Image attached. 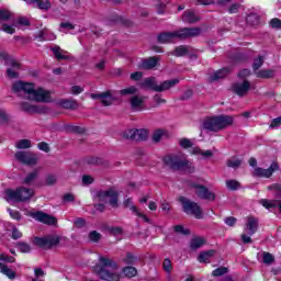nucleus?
Masks as SVG:
<instances>
[{
    "label": "nucleus",
    "mask_w": 281,
    "mask_h": 281,
    "mask_svg": "<svg viewBox=\"0 0 281 281\" xmlns=\"http://www.w3.org/2000/svg\"><path fill=\"white\" fill-rule=\"evenodd\" d=\"M12 91L19 98L33 100L34 102H52V93L43 88H35L34 83L25 81H15Z\"/></svg>",
    "instance_id": "obj_1"
},
{
    "label": "nucleus",
    "mask_w": 281,
    "mask_h": 281,
    "mask_svg": "<svg viewBox=\"0 0 281 281\" xmlns=\"http://www.w3.org/2000/svg\"><path fill=\"white\" fill-rule=\"evenodd\" d=\"M100 265L94 266L93 271L100 278L105 281H120V273L115 272L119 266L112 259L106 257L99 258Z\"/></svg>",
    "instance_id": "obj_2"
},
{
    "label": "nucleus",
    "mask_w": 281,
    "mask_h": 281,
    "mask_svg": "<svg viewBox=\"0 0 281 281\" xmlns=\"http://www.w3.org/2000/svg\"><path fill=\"white\" fill-rule=\"evenodd\" d=\"M201 34V29L199 27H184L175 32L160 33L158 35V43H175L177 38L183 41L186 38H191L192 36H199Z\"/></svg>",
    "instance_id": "obj_3"
},
{
    "label": "nucleus",
    "mask_w": 281,
    "mask_h": 281,
    "mask_svg": "<svg viewBox=\"0 0 281 281\" xmlns=\"http://www.w3.org/2000/svg\"><path fill=\"white\" fill-rule=\"evenodd\" d=\"M165 166L171 170H186L187 172H194V164L188 160L186 154H169L162 158Z\"/></svg>",
    "instance_id": "obj_4"
},
{
    "label": "nucleus",
    "mask_w": 281,
    "mask_h": 281,
    "mask_svg": "<svg viewBox=\"0 0 281 281\" xmlns=\"http://www.w3.org/2000/svg\"><path fill=\"white\" fill-rule=\"evenodd\" d=\"M232 124H234V116L218 115L206 119L203 123V128L218 133V131H224V128L232 126Z\"/></svg>",
    "instance_id": "obj_5"
},
{
    "label": "nucleus",
    "mask_w": 281,
    "mask_h": 281,
    "mask_svg": "<svg viewBox=\"0 0 281 281\" xmlns=\"http://www.w3.org/2000/svg\"><path fill=\"white\" fill-rule=\"evenodd\" d=\"M179 82H181V80L179 78H175L171 80H165L160 85H158L155 77H149L144 79L140 85L142 87L150 89L151 91H156L157 93H164V91H170V89H175V87H177Z\"/></svg>",
    "instance_id": "obj_6"
},
{
    "label": "nucleus",
    "mask_w": 281,
    "mask_h": 281,
    "mask_svg": "<svg viewBox=\"0 0 281 281\" xmlns=\"http://www.w3.org/2000/svg\"><path fill=\"white\" fill-rule=\"evenodd\" d=\"M4 195L8 203H23L34 196V191L33 189L21 187L16 190L7 189Z\"/></svg>",
    "instance_id": "obj_7"
},
{
    "label": "nucleus",
    "mask_w": 281,
    "mask_h": 281,
    "mask_svg": "<svg viewBox=\"0 0 281 281\" xmlns=\"http://www.w3.org/2000/svg\"><path fill=\"white\" fill-rule=\"evenodd\" d=\"M178 201H180L184 214H188V216H194V218L198 220L203 218V209H201L199 203L188 200L186 196H180Z\"/></svg>",
    "instance_id": "obj_8"
},
{
    "label": "nucleus",
    "mask_w": 281,
    "mask_h": 281,
    "mask_svg": "<svg viewBox=\"0 0 281 281\" xmlns=\"http://www.w3.org/2000/svg\"><path fill=\"white\" fill-rule=\"evenodd\" d=\"M98 198L101 203H109L114 209L120 207V193L115 189L99 191Z\"/></svg>",
    "instance_id": "obj_9"
},
{
    "label": "nucleus",
    "mask_w": 281,
    "mask_h": 281,
    "mask_svg": "<svg viewBox=\"0 0 281 281\" xmlns=\"http://www.w3.org/2000/svg\"><path fill=\"white\" fill-rule=\"evenodd\" d=\"M60 244V237L58 235H48L45 237H35L33 239V245H37L42 249H52V247H57Z\"/></svg>",
    "instance_id": "obj_10"
},
{
    "label": "nucleus",
    "mask_w": 281,
    "mask_h": 281,
    "mask_svg": "<svg viewBox=\"0 0 281 281\" xmlns=\"http://www.w3.org/2000/svg\"><path fill=\"white\" fill-rule=\"evenodd\" d=\"M15 159L25 166H36L38 164V156L31 151H18L15 153Z\"/></svg>",
    "instance_id": "obj_11"
},
{
    "label": "nucleus",
    "mask_w": 281,
    "mask_h": 281,
    "mask_svg": "<svg viewBox=\"0 0 281 281\" xmlns=\"http://www.w3.org/2000/svg\"><path fill=\"white\" fill-rule=\"evenodd\" d=\"M123 139H133L134 142H145L148 139V130H128L123 133Z\"/></svg>",
    "instance_id": "obj_12"
},
{
    "label": "nucleus",
    "mask_w": 281,
    "mask_h": 281,
    "mask_svg": "<svg viewBox=\"0 0 281 281\" xmlns=\"http://www.w3.org/2000/svg\"><path fill=\"white\" fill-rule=\"evenodd\" d=\"M278 170H280V165L272 162L268 169L256 167L252 171V177L269 179Z\"/></svg>",
    "instance_id": "obj_13"
},
{
    "label": "nucleus",
    "mask_w": 281,
    "mask_h": 281,
    "mask_svg": "<svg viewBox=\"0 0 281 281\" xmlns=\"http://www.w3.org/2000/svg\"><path fill=\"white\" fill-rule=\"evenodd\" d=\"M193 188L195 189V194L196 196H199V199H203L204 201L216 200V194L210 191L207 187L201 184H193Z\"/></svg>",
    "instance_id": "obj_14"
},
{
    "label": "nucleus",
    "mask_w": 281,
    "mask_h": 281,
    "mask_svg": "<svg viewBox=\"0 0 281 281\" xmlns=\"http://www.w3.org/2000/svg\"><path fill=\"white\" fill-rule=\"evenodd\" d=\"M32 217L40 223H44L45 225H56L58 223L56 217L41 211L32 213Z\"/></svg>",
    "instance_id": "obj_15"
},
{
    "label": "nucleus",
    "mask_w": 281,
    "mask_h": 281,
    "mask_svg": "<svg viewBox=\"0 0 281 281\" xmlns=\"http://www.w3.org/2000/svg\"><path fill=\"white\" fill-rule=\"evenodd\" d=\"M249 89H251V83L247 80L233 83L234 93L240 98H243V95H247V93H249Z\"/></svg>",
    "instance_id": "obj_16"
},
{
    "label": "nucleus",
    "mask_w": 281,
    "mask_h": 281,
    "mask_svg": "<svg viewBox=\"0 0 281 281\" xmlns=\"http://www.w3.org/2000/svg\"><path fill=\"white\" fill-rule=\"evenodd\" d=\"M244 229L248 236H254V234L258 232V218L254 216L247 217V223Z\"/></svg>",
    "instance_id": "obj_17"
},
{
    "label": "nucleus",
    "mask_w": 281,
    "mask_h": 281,
    "mask_svg": "<svg viewBox=\"0 0 281 281\" xmlns=\"http://www.w3.org/2000/svg\"><path fill=\"white\" fill-rule=\"evenodd\" d=\"M9 68L7 69V76L9 78H19V70L21 69V64L19 61L11 59L8 61Z\"/></svg>",
    "instance_id": "obj_18"
},
{
    "label": "nucleus",
    "mask_w": 281,
    "mask_h": 281,
    "mask_svg": "<svg viewBox=\"0 0 281 281\" xmlns=\"http://www.w3.org/2000/svg\"><path fill=\"white\" fill-rule=\"evenodd\" d=\"M159 57H149L146 59H143L142 63L139 64V69H155L157 65H159Z\"/></svg>",
    "instance_id": "obj_19"
},
{
    "label": "nucleus",
    "mask_w": 281,
    "mask_h": 281,
    "mask_svg": "<svg viewBox=\"0 0 281 281\" xmlns=\"http://www.w3.org/2000/svg\"><path fill=\"white\" fill-rule=\"evenodd\" d=\"M130 104L133 111H144V97L133 95Z\"/></svg>",
    "instance_id": "obj_20"
},
{
    "label": "nucleus",
    "mask_w": 281,
    "mask_h": 281,
    "mask_svg": "<svg viewBox=\"0 0 281 281\" xmlns=\"http://www.w3.org/2000/svg\"><path fill=\"white\" fill-rule=\"evenodd\" d=\"M20 109L21 111H24V113H42L43 112V109L30 102H21Z\"/></svg>",
    "instance_id": "obj_21"
},
{
    "label": "nucleus",
    "mask_w": 281,
    "mask_h": 281,
    "mask_svg": "<svg viewBox=\"0 0 281 281\" xmlns=\"http://www.w3.org/2000/svg\"><path fill=\"white\" fill-rule=\"evenodd\" d=\"M182 21L183 23L192 24V23H198V21H201V19L199 18V15H196V13H194V11L187 10L182 14Z\"/></svg>",
    "instance_id": "obj_22"
},
{
    "label": "nucleus",
    "mask_w": 281,
    "mask_h": 281,
    "mask_svg": "<svg viewBox=\"0 0 281 281\" xmlns=\"http://www.w3.org/2000/svg\"><path fill=\"white\" fill-rule=\"evenodd\" d=\"M12 122H14V119L12 117V115H10V113H8V111H5L4 109H0L1 126H10V124H12Z\"/></svg>",
    "instance_id": "obj_23"
},
{
    "label": "nucleus",
    "mask_w": 281,
    "mask_h": 281,
    "mask_svg": "<svg viewBox=\"0 0 281 281\" xmlns=\"http://www.w3.org/2000/svg\"><path fill=\"white\" fill-rule=\"evenodd\" d=\"M227 74H229V69H227V68L217 70L216 72H214L213 75H211L209 77V82H216V80H221V79L225 78L227 76Z\"/></svg>",
    "instance_id": "obj_24"
},
{
    "label": "nucleus",
    "mask_w": 281,
    "mask_h": 281,
    "mask_svg": "<svg viewBox=\"0 0 281 281\" xmlns=\"http://www.w3.org/2000/svg\"><path fill=\"white\" fill-rule=\"evenodd\" d=\"M37 38H40V41H56V34L52 33L47 29H44L38 32Z\"/></svg>",
    "instance_id": "obj_25"
},
{
    "label": "nucleus",
    "mask_w": 281,
    "mask_h": 281,
    "mask_svg": "<svg viewBox=\"0 0 281 281\" xmlns=\"http://www.w3.org/2000/svg\"><path fill=\"white\" fill-rule=\"evenodd\" d=\"M0 273L7 276L9 280H14V278H16V272H14V270L10 269V267L2 262H0Z\"/></svg>",
    "instance_id": "obj_26"
},
{
    "label": "nucleus",
    "mask_w": 281,
    "mask_h": 281,
    "mask_svg": "<svg viewBox=\"0 0 281 281\" xmlns=\"http://www.w3.org/2000/svg\"><path fill=\"white\" fill-rule=\"evenodd\" d=\"M260 205H262V207H266V210H273L276 207H278V205L280 204V200H267V199H261L259 200Z\"/></svg>",
    "instance_id": "obj_27"
},
{
    "label": "nucleus",
    "mask_w": 281,
    "mask_h": 281,
    "mask_svg": "<svg viewBox=\"0 0 281 281\" xmlns=\"http://www.w3.org/2000/svg\"><path fill=\"white\" fill-rule=\"evenodd\" d=\"M268 190H270L271 192H274V198L279 199L278 207L281 212V184L280 183H273V184L268 187Z\"/></svg>",
    "instance_id": "obj_28"
},
{
    "label": "nucleus",
    "mask_w": 281,
    "mask_h": 281,
    "mask_svg": "<svg viewBox=\"0 0 281 281\" xmlns=\"http://www.w3.org/2000/svg\"><path fill=\"white\" fill-rule=\"evenodd\" d=\"M52 52L57 60H67L69 59V56L65 55L67 52H65L59 46H55L52 48Z\"/></svg>",
    "instance_id": "obj_29"
},
{
    "label": "nucleus",
    "mask_w": 281,
    "mask_h": 281,
    "mask_svg": "<svg viewBox=\"0 0 281 281\" xmlns=\"http://www.w3.org/2000/svg\"><path fill=\"white\" fill-rule=\"evenodd\" d=\"M63 109H69L71 111H76V109H78L79 104L78 101L74 100V99H67V100H63L60 102Z\"/></svg>",
    "instance_id": "obj_30"
},
{
    "label": "nucleus",
    "mask_w": 281,
    "mask_h": 281,
    "mask_svg": "<svg viewBox=\"0 0 281 281\" xmlns=\"http://www.w3.org/2000/svg\"><path fill=\"white\" fill-rule=\"evenodd\" d=\"M115 98H113V94H111V91L102 92L101 103L103 104V106H111Z\"/></svg>",
    "instance_id": "obj_31"
},
{
    "label": "nucleus",
    "mask_w": 281,
    "mask_h": 281,
    "mask_svg": "<svg viewBox=\"0 0 281 281\" xmlns=\"http://www.w3.org/2000/svg\"><path fill=\"white\" fill-rule=\"evenodd\" d=\"M26 3H36L40 10H49V8H52L49 0H27Z\"/></svg>",
    "instance_id": "obj_32"
},
{
    "label": "nucleus",
    "mask_w": 281,
    "mask_h": 281,
    "mask_svg": "<svg viewBox=\"0 0 281 281\" xmlns=\"http://www.w3.org/2000/svg\"><path fill=\"white\" fill-rule=\"evenodd\" d=\"M122 273L125 278H135V276H137V268L131 266L124 267Z\"/></svg>",
    "instance_id": "obj_33"
},
{
    "label": "nucleus",
    "mask_w": 281,
    "mask_h": 281,
    "mask_svg": "<svg viewBox=\"0 0 281 281\" xmlns=\"http://www.w3.org/2000/svg\"><path fill=\"white\" fill-rule=\"evenodd\" d=\"M15 148L23 150L25 148H32V140L30 139H20L15 143Z\"/></svg>",
    "instance_id": "obj_34"
},
{
    "label": "nucleus",
    "mask_w": 281,
    "mask_h": 281,
    "mask_svg": "<svg viewBox=\"0 0 281 281\" xmlns=\"http://www.w3.org/2000/svg\"><path fill=\"white\" fill-rule=\"evenodd\" d=\"M214 254V250L203 251L199 255L198 260L199 262H207Z\"/></svg>",
    "instance_id": "obj_35"
},
{
    "label": "nucleus",
    "mask_w": 281,
    "mask_h": 281,
    "mask_svg": "<svg viewBox=\"0 0 281 281\" xmlns=\"http://www.w3.org/2000/svg\"><path fill=\"white\" fill-rule=\"evenodd\" d=\"M37 177H38V169H34L24 178L23 183H26V186H30V183L36 180Z\"/></svg>",
    "instance_id": "obj_36"
},
{
    "label": "nucleus",
    "mask_w": 281,
    "mask_h": 281,
    "mask_svg": "<svg viewBox=\"0 0 281 281\" xmlns=\"http://www.w3.org/2000/svg\"><path fill=\"white\" fill-rule=\"evenodd\" d=\"M257 78H273L274 72L271 69H262L256 71Z\"/></svg>",
    "instance_id": "obj_37"
},
{
    "label": "nucleus",
    "mask_w": 281,
    "mask_h": 281,
    "mask_svg": "<svg viewBox=\"0 0 281 281\" xmlns=\"http://www.w3.org/2000/svg\"><path fill=\"white\" fill-rule=\"evenodd\" d=\"M205 245V239L201 237H195L191 240V249H199Z\"/></svg>",
    "instance_id": "obj_38"
},
{
    "label": "nucleus",
    "mask_w": 281,
    "mask_h": 281,
    "mask_svg": "<svg viewBox=\"0 0 281 281\" xmlns=\"http://www.w3.org/2000/svg\"><path fill=\"white\" fill-rule=\"evenodd\" d=\"M16 248L21 251V254H30L32 251V247L27 243L19 241L16 244Z\"/></svg>",
    "instance_id": "obj_39"
},
{
    "label": "nucleus",
    "mask_w": 281,
    "mask_h": 281,
    "mask_svg": "<svg viewBox=\"0 0 281 281\" xmlns=\"http://www.w3.org/2000/svg\"><path fill=\"white\" fill-rule=\"evenodd\" d=\"M226 188L232 191L238 190L240 182H238V180H226Z\"/></svg>",
    "instance_id": "obj_40"
},
{
    "label": "nucleus",
    "mask_w": 281,
    "mask_h": 281,
    "mask_svg": "<svg viewBox=\"0 0 281 281\" xmlns=\"http://www.w3.org/2000/svg\"><path fill=\"white\" fill-rule=\"evenodd\" d=\"M179 146L181 148L188 149V148H192V146H194V143H192L190 138H180Z\"/></svg>",
    "instance_id": "obj_41"
},
{
    "label": "nucleus",
    "mask_w": 281,
    "mask_h": 281,
    "mask_svg": "<svg viewBox=\"0 0 281 281\" xmlns=\"http://www.w3.org/2000/svg\"><path fill=\"white\" fill-rule=\"evenodd\" d=\"M173 56H186L188 55V46H178L172 53Z\"/></svg>",
    "instance_id": "obj_42"
},
{
    "label": "nucleus",
    "mask_w": 281,
    "mask_h": 281,
    "mask_svg": "<svg viewBox=\"0 0 281 281\" xmlns=\"http://www.w3.org/2000/svg\"><path fill=\"white\" fill-rule=\"evenodd\" d=\"M243 164V160L238 159V158H231L227 160V166L228 168H240V165Z\"/></svg>",
    "instance_id": "obj_43"
},
{
    "label": "nucleus",
    "mask_w": 281,
    "mask_h": 281,
    "mask_svg": "<svg viewBox=\"0 0 281 281\" xmlns=\"http://www.w3.org/2000/svg\"><path fill=\"white\" fill-rule=\"evenodd\" d=\"M123 262L125 265H135V262H137V257L133 256L131 252H127L123 258Z\"/></svg>",
    "instance_id": "obj_44"
},
{
    "label": "nucleus",
    "mask_w": 281,
    "mask_h": 281,
    "mask_svg": "<svg viewBox=\"0 0 281 281\" xmlns=\"http://www.w3.org/2000/svg\"><path fill=\"white\" fill-rule=\"evenodd\" d=\"M262 65H265V57L259 56L258 58L255 59L252 69L255 71H258L262 67Z\"/></svg>",
    "instance_id": "obj_45"
},
{
    "label": "nucleus",
    "mask_w": 281,
    "mask_h": 281,
    "mask_svg": "<svg viewBox=\"0 0 281 281\" xmlns=\"http://www.w3.org/2000/svg\"><path fill=\"white\" fill-rule=\"evenodd\" d=\"M12 19V13L8 10H0V23H3V21H10Z\"/></svg>",
    "instance_id": "obj_46"
},
{
    "label": "nucleus",
    "mask_w": 281,
    "mask_h": 281,
    "mask_svg": "<svg viewBox=\"0 0 281 281\" xmlns=\"http://www.w3.org/2000/svg\"><path fill=\"white\" fill-rule=\"evenodd\" d=\"M120 93L121 95H135V93H137V88L132 86L130 88L121 90Z\"/></svg>",
    "instance_id": "obj_47"
},
{
    "label": "nucleus",
    "mask_w": 281,
    "mask_h": 281,
    "mask_svg": "<svg viewBox=\"0 0 281 281\" xmlns=\"http://www.w3.org/2000/svg\"><path fill=\"white\" fill-rule=\"evenodd\" d=\"M263 263L265 265H272L274 262L276 258L270 252H263L262 254Z\"/></svg>",
    "instance_id": "obj_48"
},
{
    "label": "nucleus",
    "mask_w": 281,
    "mask_h": 281,
    "mask_svg": "<svg viewBox=\"0 0 281 281\" xmlns=\"http://www.w3.org/2000/svg\"><path fill=\"white\" fill-rule=\"evenodd\" d=\"M229 270L225 267H221L217 268L215 270H213L212 276H214L215 278H218L221 276H225V273H227Z\"/></svg>",
    "instance_id": "obj_49"
},
{
    "label": "nucleus",
    "mask_w": 281,
    "mask_h": 281,
    "mask_svg": "<svg viewBox=\"0 0 281 281\" xmlns=\"http://www.w3.org/2000/svg\"><path fill=\"white\" fill-rule=\"evenodd\" d=\"M173 229L177 234H183L184 236H189L190 234V229L184 228L182 225H176Z\"/></svg>",
    "instance_id": "obj_50"
},
{
    "label": "nucleus",
    "mask_w": 281,
    "mask_h": 281,
    "mask_svg": "<svg viewBox=\"0 0 281 281\" xmlns=\"http://www.w3.org/2000/svg\"><path fill=\"white\" fill-rule=\"evenodd\" d=\"M133 214H135L139 218H143L145 223H150V218H148V216H146L144 213L139 212L137 207H133Z\"/></svg>",
    "instance_id": "obj_51"
},
{
    "label": "nucleus",
    "mask_w": 281,
    "mask_h": 281,
    "mask_svg": "<svg viewBox=\"0 0 281 281\" xmlns=\"http://www.w3.org/2000/svg\"><path fill=\"white\" fill-rule=\"evenodd\" d=\"M162 268L167 273H170V271H172V261H170L169 258H166L162 262Z\"/></svg>",
    "instance_id": "obj_52"
},
{
    "label": "nucleus",
    "mask_w": 281,
    "mask_h": 281,
    "mask_svg": "<svg viewBox=\"0 0 281 281\" xmlns=\"http://www.w3.org/2000/svg\"><path fill=\"white\" fill-rule=\"evenodd\" d=\"M164 131L162 130H157L154 132L153 134V140L158 143V142H161V138L164 137Z\"/></svg>",
    "instance_id": "obj_53"
},
{
    "label": "nucleus",
    "mask_w": 281,
    "mask_h": 281,
    "mask_svg": "<svg viewBox=\"0 0 281 281\" xmlns=\"http://www.w3.org/2000/svg\"><path fill=\"white\" fill-rule=\"evenodd\" d=\"M23 233H21V231H19V228H16L15 226L12 227V235L11 238H13V240H19V238H22Z\"/></svg>",
    "instance_id": "obj_54"
},
{
    "label": "nucleus",
    "mask_w": 281,
    "mask_h": 281,
    "mask_svg": "<svg viewBox=\"0 0 281 281\" xmlns=\"http://www.w3.org/2000/svg\"><path fill=\"white\" fill-rule=\"evenodd\" d=\"M82 91H85V88L80 87V86H72L70 88V93L72 95H80V93H82Z\"/></svg>",
    "instance_id": "obj_55"
},
{
    "label": "nucleus",
    "mask_w": 281,
    "mask_h": 281,
    "mask_svg": "<svg viewBox=\"0 0 281 281\" xmlns=\"http://www.w3.org/2000/svg\"><path fill=\"white\" fill-rule=\"evenodd\" d=\"M8 212L14 221H21V213L19 211H14L12 209H8Z\"/></svg>",
    "instance_id": "obj_56"
},
{
    "label": "nucleus",
    "mask_w": 281,
    "mask_h": 281,
    "mask_svg": "<svg viewBox=\"0 0 281 281\" xmlns=\"http://www.w3.org/2000/svg\"><path fill=\"white\" fill-rule=\"evenodd\" d=\"M56 181H58V179L55 175H48L46 177V186H56Z\"/></svg>",
    "instance_id": "obj_57"
},
{
    "label": "nucleus",
    "mask_w": 281,
    "mask_h": 281,
    "mask_svg": "<svg viewBox=\"0 0 281 281\" xmlns=\"http://www.w3.org/2000/svg\"><path fill=\"white\" fill-rule=\"evenodd\" d=\"M101 238V235L100 233L95 232V231H92L90 234H89V239L92 240V243H98V240H100Z\"/></svg>",
    "instance_id": "obj_58"
},
{
    "label": "nucleus",
    "mask_w": 281,
    "mask_h": 281,
    "mask_svg": "<svg viewBox=\"0 0 281 281\" xmlns=\"http://www.w3.org/2000/svg\"><path fill=\"white\" fill-rule=\"evenodd\" d=\"M123 206L128 207L131 210V212H133V207H137V206L133 205V199H131V198H126L123 201Z\"/></svg>",
    "instance_id": "obj_59"
},
{
    "label": "nucleus",
    "mask_w": 281,
    "mask_h": 281,
    "mask_svg": "<svg viewBox=\"0 0 281 281\" xmlns=\"http://www.w3.org/2000/svg\"><path fill=\"white\" fill-rule=\"evenodd\" d=\"M153 101L155 102V104H157L158 106L160 104H166V99L161 98V94H156L153 97Z\"/></svg>",
    "instance_id": "obj_60"
},
{
    "label": "nucleus",
    "mask_w": 281,
    "mask_h": 281,
    "mask_svg": "<svg viewBox=\"0 0 281 281\" xmlns=\"http://www.w3.org/2000/svg\"><path fill=\"white\" fill-rule=\"evenodd\" d=\"M2 32H5L7 34H14V26L9 24H2L1 26Z\"/></svg>",
    "instance_id": "obj_61"
},
{
    "label": "nucleus",
    "mask_w": 281,
    "mask_h": 281,
    "mask_svg": "<svg viewBox=\"0 0 281 281\" xmlns=\"http://www.w3.org/2000/svg\"><path fill=\"white\" fill-rule=\"evenodd\" d=\"M60 30H75L76 26L70 22H61L59 24Z\"/></svg>",
    "instance_id": "obj_62"
},
{
    "label": "nucleus",
    "mask_w": 281,
    "mask_h": 281,
    "mask_svg": "<svg viewBox=\"0 0 281 281\" xmlns=\"http://www.w3.org/2000/svg\"><path fill=\"white\" fill-rule=\"evenodd\" d=\"M0 260L2 262H15L16 259H14V257H10V256H8L5 254H1L0 255Z\"/></svg>",
    "instance_id": "obj_63"
},
{
    "label": "nucleus",
    "mask_w": 281,
    "mask_h": 281,
    "mask_svg": "<svg viewBox=\"0 0 281 281\" xmlns=\"http://www.w3.org/2000/svg\"><path fill=\"white\" fill-rule=\"evenodd\" d=\"M271 27L280 29L281 27V20L280 19H272L270 21Z\"/></svg>",
    "instance_id": "obj_64"
}]
</instances>
